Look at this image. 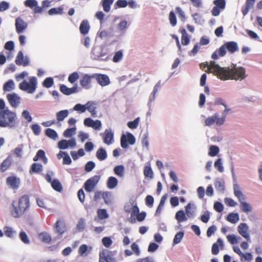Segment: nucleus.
Segmentation results:
<instances>
[{
	"label": "nucleus",
	"instance_id": "1",
	"mask_svg": "<svg viewBox=\"0 0 262 262\" xmlns=\"http://www.w3.org/2000/svg\"><path fill=\"white\" fill-rule=\"evenodd\" d=\"M17 124V117L15 112L6 106L5 101L0 99V127H15Z\"/></svg>",
	"mask_w": 262,
	"mask_h": 262
},
{
	"label": "nucleus",
	"instance_id": "2",
	"mask_svg": "<svg viewBox=\"0 0 262 262\" xmlns=\"http://www.w3.org/2000/svg\"><path fill=\"white\" fill-rule=\"evenodd\" d=\"M29 197L27 194L20 196L18 201H13L10 208V214L14 218L23 216L30 208Z\"/></svg>",
	"mask_w": 262,
	"mask_h": 262
},
{
	"label": "nucleus",
	"instance_id": "3",
	"mask_svg": "<svg viewBox=\"0 0 262 262\" xmlns=\"http://www.w3.org/2000/svg\"><path fill=\"white\" fill-rule=\"evenodd\" d=\"M208 73H213L218 78L222 80L229 79V69L221 67L214 61L210 62Z\"/></svg>",
	"mask_w": 262,
	"mask_h": 262
},
{
	"label": "nucleus",
	"instance_id": "4",
	"mask_svg": "<svg viewBox=\"0 0 262 262\" xmlns=\"http://www.w3.org/2000/svg\"><path fill=\"white\" fill-rule=\"evenodd\" d=\"M37 86V79L35 77H30L29 82L26 80H24L19 84V88L24 91H26L28 93H33Z\"/></svg>",
	"mask_w": 262,
	"mask_h": 262
},
{
	"label": "nucleus",
	"instance_id": "5",
	"mask_svg": "<svg viewBox=\"0 0 262 262\" xmlns=\"http://www.w3.org/2000/svg\"><path fill=\"white\" fill-rule=\"evenodd\" d=\"M245 70L243 67L230 69V79H243L245 78Z\"/></svg>",
	"mask_w": 262,
	"mask_h": 262
},
{
	"label": "nucleus",
	"instance_id": "6",
	"mask_svg": "<svg viewBox=\"0 0 262 262\" xmlns=\"http://www.w3.org/2000/svg\"><path fill=\"white\" fill-rule=\"evenodd\" d=\"M136 141L135 138L131 133L122 135L121 137V146L123 148H126L128 144L133 145Z\"/></svg>",
	"mask_w": 262,
	"mask_h": 262
},
{
	"label": "nucleus",
	"instance_id": "7",
	"mask_svg": "<svg viewBox=\"0 0 262 262\" xmlns=\"http://www.w3.org/2000/svg\"><path fill=\"white\" fill-rule=\"evenodd\" d=\"M100 177L94 176L89 179L84 183V187L86 191L90 192L93 191L94 188L99 181Z\"/></svg>",
	"mask_w": 262,
	"mask_h": 262
},
{
	"label": "nucleus",
	"instance_id": "8",
	"mask_svg": "<svg viewBox=\"0 0 262 262\" xmlns=\"http://www.w3.org/2000/svg\"><path fill=\"white\" fill-rule=\"evenodd\" d=\"M229 51V42H227L222 46L218 50H215L211 55V58L216 60L220 57L224 56L227 52Z\"/></svg>",
	"mask_w": 262,
	"mask_h": 262
},
{
	"label": "nucleus",
	"instance_id": "9",
	"mask_svg": "<svg viewBox=\"0 0 262 262\" xmlns=\"http://www.w3.org/2000/svg\"><path fill=\"white\" fill-rule=\"evenodd\" d=\"M95 77V75H84L80 80L81 86L85 89H89L91 87V83L92 78Z\"/></svg>",
	"mask_w": 262,
	"mask_h": 262
},
{
	"label": "nucleus",
	"instance_id": "10",
	"mask_svg": "<svg viewBox=\"0 0 262 262\" xmlns=\"http://www.w3.org/2000/svg\"><path fill=\"white\" fill-rule=\"evenodd\" d=\"M15 63L18 66L26 67L29 65L30 61L27 57H24L22 51L18 52L15 59Z\"/></svg>",
	"mask_w": 262,
	"mask_h": 262
},
{
	"label": "nucleus",
	"instance_id": "11",
	"mask_svg": "<svg viewBox=\"0 0 262 262\" xmlns=\"http://www.w3.org/2000/svg\"><path fill=\"white\" fill-rule=\"evenodd\" d=\"M124 210L127 213L131 212V217H134L139 212L137 205H134V203H128L125 205Z\"/></svg>",
	"mask_w": 262,
	"mask_h": 262
},
{
	"label": "nucleus",
	"instance_id": "12",
	"mask_svg": "<svg viewBox=\"0 0 262 262\" xmlns=\"http://www.w3.org/2000/svg\"><path fill=\"white\" fill-rule=\"evenodd\" d=\"M28 24L21 18L18 17L15 19L16 31L17 33H21L27 29Z\"/></svg>",
	"mask_w": 262,
	"mask_h": 262
},
{
	"label": "nucleus",
	"instance_id": "13",
	"mask_svg": "<svg viewBox=\"0 0 262 262\" xmlns=\"http://www.w3.org/2000/svg\"><path fill=\"white\" fill-rule=\"evenodd\" d=\"M7 99L11 106L13 107H16L20 102V98L15 93L8 94Z\"/></svg>",
	"mask_w": 262,
	"mask_h": 262
},
{
	"label": "nucleus",
	"instance_id": "14",
	"mask_svg": "<svg viewBox=\"0 0 262 262\" xmlns=\"http://www.w3.org/2000/svg\"><path fill=\"white\" fill-rule=\"evenodd\" d=\"M55 232L59 235H61L66 231V225L63 221L58 220L54 225Z\"/></svg>",
	"mask_w": 262,
	"mask_h": 262
},
{
	"label": "nucleus",
	"instance_id": "15",
	"mask_svg": "<svg viewBox=\"0 0 262 262\" xmlns=\"http://www.w3.org/2000/svg\"><path fill=\"white\" fill-rule=\"evenodd\" d=\"M6 182L8 185L13 189H17L20 184V180L15 176H10L7 178Z\"/></svg>",
	"mask_w": 262,
	"mask_h": 262
},
{
	"label": "nucleus",
	"instance_id": "16",
	"mask_svg": "<svg viewBox=\"0 0 262 262\" xmlns=\"http://www.w3.org/2000/svg\"><path fill=\"white\" fill-rule=\"evenodd\" d=\"M114 258L109 254V251L107 250L102 251L99 253V262H115Z\"/></svg>",
	"mask_w": 262,
	"mask_h": 262
},
{
	"label": "nucleus",
	"instance_id": "17",
	"mask_svg": "<svg viewBox=\"0 0 262 262\" xmlns=\"http://www.w3.org/2000/svg\"><path fill=\"white\" fill-rule=\"evenodd\" d=\"M238 230L241 235L250 241V235L248 232V227L245 223H241L238 227Z\"/></svg>",
	"mask_w": 262,
	"mask_h": 262
},
{
	"label": "nucleus",
	"instance_id": "18",
	"mask_svg": "<svg viewBox=\"0 0 262 262\" xmlns=\"http://www.w3.org/2000/svg\"><path fill=\"white\" fill-rule=\"evenodd\" d=\"M98 83L101 86H106L110 83L108 77L104 74H97L95 75Z\"/></svg>",
	"mask_w": 262,
	"mask_h": 262
},
{
	"label": "nucleus",
	"instance_id": "19",
	"mask_svg": "<svg viewBox=\"0 0 262 262\" xmlns=\"http://www.w3.org/2000/svg\"><path fill=\"white\" fill-rule=\"evenodd\" d=\"M256 0H246L245 4L242 8V12L244 16L246 15L250 10H251L254 5Z\"/></svg>",
	"mask_w": 262,
	"mask_h": 262
},
{
	"label": "nucleus",
	"instance_id": "20",
	"mask_svg": "<svg viewBox=\"0 0 262 262\" xmlns=\"http://www.w3.org/2000/svg\"><path fill=\"white\" fill-rule=\"evenodd\" d=\"M224 245L223 241L219 238L216 243H214L212 246L211 252L213 255H217L220 251V249L221 250L223 249Z\"/></svg>",
	"mask_w": 262,
	"mask_h": 262
},
{
	"label": "nucleus",
	"instance_id": "21",
	"mask_svg": "<svg viewBox=\"0 0 262 262\" xmlns=\"http://www.w3.org/2000/svg\"><path fill=\"white\" fill-rule=\"evenodd\" d=\"M86 110L91 113L92 117H95L97 116L96 111V104L93 101H88L86 103Z\"/></svg>",
	"mask_w": 262,
	"mask_h": 262
},
{
	"label": "nucleus",
	"instance_id": "22",
	"mask_svg": "<svg viewBox=\"0 0 262 262\" xmlns=\"http://www.w3.org/2000/svg\"><path fill=\"white\" fill-rule=\"evenodd\" d=\"M114 134L111 130L106 129L103 136V142L104 143L110 145L113 143Z\"/></svg>",
	"mask_w": 262,
	"mask_h": 262
},
{
	"label": "nucleus",
	"instance_id": "23",
	"mask_svg": "<svg viewBox=\"0 0 262 262\" xmlns=\"http://www.w3.org/2000/svg\"><path fill=\"white\" fill-rule=\"evenodd\" d=\"M92 251V247H88L85 244L81 245L78 249V253L81 256H87Z\"/></svg>",
	"mask_w": 262,
	"mask_h": 262
},
{
	"label": "nucleus",
	"instance_id": "24",
	"mask_svg": "<svg viewBox=\"0 0 262 262\" xmlns=\"http://www.w3.org/2000/svg\"><path fill=\"white\" fill-rule=\"evenodd\" d=\"M90 29V26L88 21L87 20H83L80 25V32L83 35H85L88 33Z\"/></svg>",
	"mask_w": 262,
	"mask_h": 262
},
{
	"label": "nucleus",
	"instance_id": "25",
	"mask_svg": "<svg viewBox=\"0 0 262 262\" xmlns=\"http://www.w3.org/2000/svg\"><path fill=\"white\" fill-rule=\"evenodd\" d=\"M43 170V166L41 164L33 163L31 166L29 170V173L30 174H32L34 173H38L41 172Z\"/></svg>",
	"mask_w": 262,
	"mask_h": 262
},
{
	"label": "nucleus",
	"instance_id": "26",
	"mask_svg": "<svg viewBox=\"0 0 262 262\" xmlns=\"http://www.w3.org/2000/svg\"><path fill=\"white\" fill-rule=\"evenodd\" d=\"M234 194L238 198L239 201H244L245 196L242 192L240 187L238 185L234 184L233 185Z\"/></svg>",
	"mask_w": 262,
	"mask_h": 262
},
{
	"label": "nucleus",
	"instance_id": "27",
	"mask_svg": "<svg viewBox=\"0 0 262 262\" xmlns=\"http://www.w3.org/2000/svg\"><path fill=\"white\" fill-rule=\"evenodd\" d=\"M12 164L10 158L8 157L5 159L0 165V170L2 172H5L8 169Z\"/></svg>",
	"mask_w": 262,
	"mask_h": 262
},
{
	"label": "nucleus",
	"instance_id": "28",
	"mask_svg": "<svg viewBox=\"0 0 262 262\" xmlns=\"http://www.w3.org/2000/svg\"><path fill=\"white\" fill-rule=\"evenodd\" d=\"M187 216L185 212L182 210H179L176 213L175 218L178 223H182L187 220Z\"/></svg>",
	"mask_w": 262,
	"mask_h": 262
},
{
	"label": "nucleus",
	"instance_id": "29",
	"mask_svg": "<svg viewBox=\"0 0 262 262\" xmlns=\"http://www.w3.org/2000/svg\"><path fill=\"white\" fill-rule=\"evenodd\" d=\"M185 213L188 217H192L194 216V209L195 207L194 205L191 204V203H188L185 206Z\"/></svg>",
	"mask_w": 262,
	"mask_h": 262
},
{
	"label": "nucleus",
	"instance_id": "30",
	"mask_svg": "<svg viewBox=\"0 0 262 262\" xmlns=\"http://www.w3.org/2000/svg\"><path fill=\"white\" fill-rule=\"evenodd\" d=\"M69 115V111L64 110L57 112L56 114V119L58 122L62 121Z\"/></svg>",
	"mask_w": 262,
	"mask_h": 262
},
{
	"label": "nucleus",
	"instance_id": "31",
	"mask_svg": "<svg viewBox=\"0 0 262 262\" xmlns=\"http://www.w3.org/2000/svg\"><path fill=\"white\" fill-rule=\"evenodd\" d=\"M39 239L42 242L49 244L52 239L51 236L46 232H41L38 235Z\"/></svg>",
	"mask_w": 262,
	"mask_h": 262
},
{
	"label": "nucleus",
	"instance_id": "32",
	"mask_svg": "<svg viewBox=\"0 0 262 262\" xmlns=\"http://www.w3.org/2000/svg\"><path fill=\"white\" fill-rule=\"evenodd\" d=\"M96 157L100 161L104 160L107 158L106 151L104 148H100L96 152Z\"/></svg>",
	"mask_w": 262,
	"mask_h": 262
},
{
	"label": "nucleus",
	"instance_id": "33",
	"mask_svg": "<svg viewBox=\"0 0 262 262\" xmlns=\"http://www.w3.org/2000/svg\"><path fill=\"white\" fill-rule=\"evenodd\" d=\"M118 183V180L115 177H110L107 181V186L109 189H113L117 186Z\"/></svg>",
	"mask_w": 262,
	"mask_h": 262
},
{
	"label": "nucleus",
	"instance_id": "34",
	"mask_svg": "<svg viewBox=\"0 0 262 262\" xmlns=\"http://www.w3.org/2000/svg\"><path fill=\"white\" fill-rule=\"evenodd\" d=\"M15 88V84L12 80H9L3 85V90L5 92H9Z\"/></svg>",
	"mask_w": 262,
	"mask_h": 262
},
{
	"label": "nucleus",
	"instance_id": "35",
	"mask_svg": "<svg viewBox=\"0 0 262 262\" xmlns=\"http://www.w3.org/2000/svg\"><path fill=\"white\" fill-rule=\"evenodd\" d=\"M114 173L119 177H123L124 174V167L122 165L116 166L114 168Z\"/></svg>",
	"mask_w": 262,
	"mask_h": 262
},
{
	"label": "nucleus",
	"instance_id": "36",
	"mask_svg": "<svg viewBox=\"0 0 262 262\" xmlns=\"http://www.w3.org/2000/svg\"><path fill=\"white\" fill-rule=\"evenodd\" d=\"M45 134L47 136L53 140H56L58 138V135L56 132L50 128L46 129Z\"/></svg>",
	"mask_w": 262,
	"mask_h": 262
},
{
	"label": "nucleus",
	"instance_id": "37",
	"mask_svg": "<svg viewBox=\"0 0 262 262\" xmlns=\"http://www.w3.org/2000/svg\"><path fill=\"white\" fill-rule=\"evenodd\" d=\"M240 208L242 211L244 212H251L252 210V207L251 206L245 202H243V201H240Z\"/></svg>",
	"mask_w": 262,
	"mask_h": 262
},
{
	"label": "nucleus",
	"instance_id": "38",
	"mask_svg": "<svg viewBox=\"0 0 262 262\" xmlns=\"http://www.w3.org/2000/svg\"><path fill=\"white\" fill-rule=\"evenodd\" d=\"M51 186L57 191L60 192L62 190V186L60 182L57 179H54L52 181Z\"/></svg>",
	"mask_w": 262,
	"mask_h": 262
},
{
	"label": "nucleus",
	"instance_id": "39",
	"mask_svg": "<svg viewBox=\"0 0 262 262\" xmlns=\"http://www.w3.org/2000/svg\"><path fill=\"white\" fill-rule=\"evenodd\" d=\"M113 2V0H102V4L105 12H108L110 11L111 6Z\"/></svg>",
	"mask_w": 262,
	"mask_h": 262
},
{
	"label": "nucleus",
	"instance_id": "40",
	"mask_svg": "<svg viewBox=\"0 0 262 262\" xmlns=\"http://www.w3.org/2000/svg\"><path fill=\"white\" fill-rule=\"evenodd\" d=\"M5 235L10 238H13L16 234V232L10 227H5L4 228Z\"/></svg>",
	"mask_w": 262,
	"mask_h": 262
},
{
	"label": "nucleus",
	"instance_id": "41",
	"mask_svg": "<svg viewBox=\"0 0 262 262\" xmlns=\"http://www.w3.org/2000/svg\"><path fill=\"white\" fill-rule=\"evenodd\" d=\"M19 237L25 244L29 245L30 243L29 237L25 231H21L19 234Z\"/></svg>",
	"mask_w": 262,
	"mask_h": 262
},
{
	"label": "nucleus",
	"instance_id": "42",
	"mask_svg": "<svg viewBox=\"0 0 262 262\" xmlns=\"http://www.w3.org/2000/svg\"><path fill=\"white\" fill-rule=\"evenodd\" d=\"M176 12L181 21L184 22L186 20V17L185 12L180 7H177L176 8Z\"/></svg>",
	"mask_w": 262,
	"mask_h": 262
},
{
	"label": "nucleus",
	"instance_id": "43",
	"mask_svg": "<svg viewBox=\"0 0 262 262\" xmlns=\"http://www.w3.org/2000/svg\"><path fill=\"white\" fill-rule=\"evenodd\" d=\"M219 152V148L215 145H211L209 148L208 155L210 157H215Z\"/></svg>",
	"mask_w": 262,
	"mask_h": 262
},
{
	"label": "nucleus",
	"instance_id": "44",
	"mask_svg": "<svg viewBox=\"0 0 262 262\" xmlns=\"http://www.w3.org/2000/svg\"><path fill=\"white\" fill-rule=\"evenodd\" d=\"M219 116L217 113H215L213 116L207 118L205 120V124L207 126H210L215 122L217 117Z\"/></svg>",
	"mask_w": 262,
	"mask_h": 262
},
{
	"label": "nucleus",
	"instance_id": "45",
	"mask_svg": "<svg viewBox=\"0 0 262 262\" xmlns=\"http://www.w3.org/2000/svg\"><path fill=\"white\" fill-rule=\"evenodd\" d=\"M97 214L99 219L103 220L108 217L106 210L104 209H99L97 210Z\"/></svg>",
	"mask_w": 262,
	"mask_h": 262
},
{
	"label": "nucleus",
	"instance_id": "46",
	"mask_svg": "<svg viewBox=\"0 0 262 262\" xmlns=\"http://www.w3.org/2000/svg\"><path fill=\"white\" fill-rule=\"evenodd\" d=\"M102 198L104 200L105 203L108 205L111 203L112 202V195L110 192H103Z\"/></svg>",
	"mask_w": 262,
	"mask_h": 262
},
{
	"label": "nucleus",
	"instance_id": "47",
	"mask_svg": "<svg viewBox=\"0 0 262 262\" xmlns=\"http://www.w3.org/2000/svg\"><path fill=\"white\" fill-rule=\"evenodd\" d=\"M48 13L50 15L54 14H62L63 13V8L62 7L52 8L49 10Z\"/></svg>",
	"mask_w": 262,
	"mask_h": 262
},
{
	"label": "nucleus",
	"instance_id": "48",
	"mask_svg": "<svg viewBox=\"0 0 262 262\" xmlns=\"http://www.w3.org/2000/svg\"><path fill=\"white\" fill-rule=\"evenodd\" d=\"M74 110L80 113H84L86 110V104L85 105H82L80 103L76 104L73 108Z\"/></svg>",
	"mask_w": 262,
	"mask_h": 262
},
{
	"label": "nucleus",
	"instance_id": "49",
	"mask_svg": "<svg viewBox=\"0 0 262 262\" xmlns=\"http://www.w3.org/2000/svg\"><path fill=\"white\" fill-rule=\"evenodd\" d=\"M123 56V52L122 50L116 52L113 58V62H118L120 61L122 59Z\"/></svg>",
	"mask_w": 262,
	"mask_h": 262
},
{
	"label": "nucleus",
	"instance_id": "50",
	"mask_svg": "<svg viewBox=\"0 0 262 262\" xmlns=\"http://www.w3.org/2000/svg\"><path fill=\"white\" fill-rule=\"evenodd\" d=\"M36 155L39 159H41L44 164H47L48 162V159L45 156V152L43 150L40 149L38 150Z\"/></svg>",
	"mask_w": 262,
	"mask_h": 262
},
{
	"label": "nucleus",
	"instance_id": "51",
	"mask_svg": "<svg viewBox=\"0 0 262 262\" xmlns=\"http://www.w3.org/2000/svg\"><path fill=\"white\" fill-rule=\"evenodd\" d=\"M169 20L170 24L172 26L174 27L177 25V21L176 15L173 11H171L170 12L169 14Z\"/></svg>",
	"mask_w": 262,
	"mask_h": 262
},
{
	"label": "nucleus",
	"instance_id": "52",
	"mask_svg": "<svg viewBox=\"0 0 262 262\" xmlns=\"http://www.w3.org/2000/svg\"><path fill=\"white\" fill-rule=\"evenodd\" d=\"M139 121L140 118L138 117L136 118L134 121L128 122L127 123V126L130 129H135L138 126Z\"/></svg>",
	"mask_w": 262,
	"mask_h": 262
},
{
	"label": "nucleus",
	"instance_id": "53",
	"mask_svg": "<svg viewBox=\"0 0 262 262\" xmlns=\"http://www.w3.org/2000/svg\"><path fill=\"white\" fill-rule=\"evenodd\" d=\"M79 78V74L77 72H75L71 74L68 77V81L74 83Z\"/></svg>",
	"mask_w": 262,
	"mask_h": 262
},
{
	"label": "nucleus",
	"instance_id": "54",
	"mask_svg": "<svg viewBox=\"0 0 262 262\" xmlns=\"http://www.w3.org/2000/svg\"><path fill=\"white\" fill-rule=\"evenodd\" d=\"M54 83V81L52 78L48 77L46 78L43 82V86L47 88L51 87Z\"/></svg>",
	"mask_w": 262,
	"mask_h": 262
},
{
	"label": "nucleus",
	"instance_id": "55",
	"mask_svg": "<svg viewBox=\"0 0 262 262\" xmlns=\"http://www.w3.org/2000/svg\"><path fill=\"white\" fill-rule=\"evenodd\" d=\"M76 127L67 128L64 131L63 136L65 137H71L75 133Z\"/></svg>",
	"mask_w": 262,
	"mask_h": 262
},
{
	"label": "nucleus",
	"instance_id": "56",
	"mask_svg": "<svg viewBox=\"0 0 262 262\" xmlns=\"http://www.w3.org/2000/svg\"><path fill=\"white\" fill-rule=\"evenodd\" d=\"M241 258L242 261L243 262L246 261H251L252 258L253 256L251 253H246V254H244L243 253L242 254V255L240 256Z\"/></svg>",
	"mask_w": 262,
	"mask_h": 262
},
{
	"label": "nucleus",
	"instance_id": "57",
	"mask_svg": "<svg viewBox=\"0 0 262 262\" xmlns=\"http://www.w3.org/2000/svg\"><path fill=\"white\" fill-rule=\"evenodd\" d=\"M183 236L184 233L183 232H179L177 233L174 236V239L173 240V244H177L179 243L182 240Z\"/></svg>",
	"mask_w": 262,
	"mask_h": 262
},
{
	"label": "nucleus",
	"instance_id": "58",
	"mask_svg": "<svg viewBox=\"0 0 262 262\" xmlns=\"http://www.w3.org/2000/svg\"><path fill=\"white\" fill-rule=\"evenodd\" d=\"M214 167L221 172H223L224 167L222 165L221 159L219 158L214 163Z\"/></svg>",
	"mask_w": 262,
	"mask_h": 262
},
{
	"label": "nucleus",
	"instance_id": "59",
	"mask_svg": "<svg viewBox=\"0 0 262 262\" xmlns=\"http://www.w3.org/2000/svg\"><path fill=\"white\" fill-rule=\"evenodd\" d=\"M144 174L145 177L152 178L153 172L150 166H146L144 170Z\"/></svg>",
	"mask_w": 262,
	"mask_h": 262
},
{
	"label": "nucleus",
	"instance_id": "60",
	"mask_svg": "<svg viewBox=\"0 0 262 262\" xmlns=\"http://www.w3.org/2000/svg\"><path fill=\"white\" fill-rule=\"evenodd\" d=\"M102 243L104 247L109 248L112 244L113 242L109 237H104L102 239Z\"/></svg>",
	"mask_w": 262,
	"mask_h": 262
},
{
	"label": "nucleus",
	"instance_id": "61",
	"mask_svg": "<svg viewBox=\"0 0 262 262\" xmlns=\"http://www.w3.org/2000/svg\"><path fill=\"white\" fill-rule=\"evenodd\" d=\"M31 128L35 135L38 136L40 134L41 128L39 125L37 124H33L31 125Z\"/></svg>",
	"mask_w": 262,
	"mask_h": 262
},
{
	"label": "nucleus",
	"instance_id": "62",
	"mask_svg": "<svg viewBox=\"0 0 262 262\" xmlns=\"http://www.w3.org/2000/svg\"><path fill=\"white\" fill-rule=\"evenodd\" d=\"M213 4L221 9H224L225 7L226 3L225 0H215L213 1Z\"/></svg>",
	"mask_w": 262,
	"mask_h": 262
},
{
	"label": "nucleus",
	"instance_id": "63",
	"mask_svg": "<svg viewBox=\"0 0 262 262\" xmlns=\"http://www.w3.org/2000/svg\"><path fill=\"white\" fill-rule=\"evenodd\" d=\"M24 4L26 7L32 8L37 5V2L36 0H26Z\"/></svg>",
	"mask_w": 262,
	"mask_h": 262
},
{
	"label": "nucleus",
	"instance_id": "64",
	"mask_svg": "<svg viewBox=\"0 0 262 262\" xmlns=\"http://www.w3.org/2000/svg\"><path fill=\"white\" fill-rule=\"evenodd\" d=\"M95 166V164L93 161L88 162L85 165L84 169L86 172L92 171Z\"/></svg>",
	"mask_w": 262,
	"mask_h": 262
}]
</instances>
